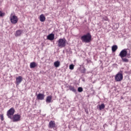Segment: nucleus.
I'll use <instances>...</instances> for the list:
<instances>
[{
    "label": "nucleus",
    "mask_w": 131,
    "mask_h": 131,
    "mask_svg": "<svg viewBox=\"0 0 131 131\" xmlns=\"http://www.w3.org/2000/svg\"><path fill=\"white\" fill-rule=\"evenodd\" d=\"M82 42L85 43H89L92 41V35L91 33H88L84 35L81 37Z\"/></svg>",
    "instance_id": "1"
},
{
    "label": "nucleus",
    "mask_w": 131,
    "mask_h": 131,
    "mask_svg": "<svg viewBox=\"0 0 131 131\" xmlns=\"http://www.w3.org/2000/svg\"><path fill=\"white\" fill-rule=\"evenodd\" d=\"M67 40L65 38H60L57 41V47L60 49L63 48L67 46Z\"/></svg>",
    "instance_id": "2"
},
{
    "label": "nucleus",
    "mask_w": 131,
    "mask_h": 131,
    "mask_svg": "<svg viewBox=\"0 0 131 131\" xmlns=\"http://www.w3.org/2000/svg\"><path fill=\"white\" fill-rule=\"evenodd\" d=\"M15 113V110L14 107H11L7 112V116L10 119H12V116H14Z\"/></svg>",
    "instance_id": "3"
},
{
    "label": "nucleus",
    "mask_w": 131,
    "mask_h": 131,
    "mask_svg": "<svg viewBox=\"0 0 131 131\" xmlns=\"http://www.w3.org/2000/svg\"><path fill=\"white\" fill-rule=\"evenodd\" d=\"M123 79L122 73H118L115 76V80L117 82H120Z\"/></svg>",
    "instance_id": "4"
},
{
    "label": "nucleus",
    "mask_w": 131,
    "mask_h": 131,
    "mask_svg": "<svg viewBox=\"0 0 131 131\" xmlns=\"http://www.w3.org/2000/svg\"><path fill=\"white\" fill-rule=\"evenodd\" d=\"M10 20L11 23L13 24H17L18 21V17L16 16L15 15L12 16V15L10 17Z\"/></svg>",
    "instance_id": "5"
},
{
    "label": "nucleus",
    "mask_w": 131,
    "mask_h": 131,
    "mask_svg": "<svg viewBox=\"0 0 131 131\" xmlns=\"http://www.w3.org/2000/svg\"><path fill=\"white\" fill-rule=\"evenodd\" d=\"M21 118V116L18 114H15L12 117V119L13 122H18L20 120Z\"/></svg>",
    "instance_id": "6"
},
{
    "label": "nucleus",
    "mask_w": 131,
    "mask_h": 131,
    "mask_svg": "<svg viewBox=\"0 0 131 131\" xmlns=\"http://www.w3.org/2000/svg\"><path fill=\"white\" fill-rule=\"evenodd\" d=\"M127 55V49H125L122 50L119 55V56L121 58L126 57Z\"/></svg>",
    "instance_id": "7"
},
{
    "label": "nucleus",
    "mask_w": 131,
    "mask_h": 131,
    "mask_svg": "<svg viewBox=\"0 0 131 131\" xmlns=\"http://www.w3.org/2000/svg\"><path fill=\"white\" fill-rule=\"evenodd\" d=\"M23 81V77L21 76H18L16 78L15 84L16 85H18Z\"/></svg>",
    "instance_id": "8"
},
{
    "label": "nucleus",
    "mask_w": 131,
    "mask_h": 131,
    "mask_svg": "<svg viewBox=\"0 0 131 131\" xmlns=\"http://www.w3.org/2000/svg\"><path fill=\"white\" fill-rule=\"evenodd\" d=\"M45 95L44 94L39 93L37 95V99L38 100H43L45 99Z\"/></svg>",
    "instance_id": "9"
},
{
    "label": "nucleus",
    "mask_w": 131,
    "mask_h": 131,
    "mask_svg": "<svg viewBox=\"0 0 131 131\" xmlns=\"http://www.w3.org/2000/svg\"><path fill=\"white\" fill-rule=\"evenodd\" d=\"M47 39L50 40L51 41L53 40L55 38V34L51 33L49 34L47 37Z\"/></svg>",
    "instance_id": "10"
},
{
    "label": "nucleus",
    "mask_w": 131,
    "mask_h": 131,
    "mask_svg": "<svg viewBox=\"0 0 131 131\" xmlns=\"http://www.w3.org/2000/svg\"><path fill=\"white\" fill-rule=\"evenodd\" d=\"M49 128H53L55 127H56V124H55V121H51L49 122Z\"/></svg>",
    "instance_id": "11"
},
{
    "label": "nucleus",
    "mask_w": 131,
    "mask_h": 131,
    "mask_svg": "<svg viewBox=\"0 0 131 131\" xmlns=\"http://www.w3.org/2000/svg\"><path fill=\"white\" fill-rule=\"evenodd\" d=\"M46 18L44 15V14H41L39 16V20L41 22H44L46 21Z\"/></svg>",
    "instance_id": "12"
},
{
    "label": "nucleus",
    "mask_w": 131,
    "mask_h": 131,
    "mask_svg": "<svg viewBox=\"0 0 131 131\" xmlns=\"http://www.w3.org/2000/svg\"><path fill=\"white\" fill-rule=\"evenodd\" d=\"M37 65L38 64L36 62H31L30 64V68L31 69H33V68H35V67H36L37 66Z\"/></svg>",
    "instance_id": "13"
},
{
    "label": "nucleus",
    "mask_w": 131,
    "mask_h": 131,
    "mask_svg": "<svg viewBox=\"0 0 131 131\" xmlns=\"http://www.w3.org/2000/svg\"><path fill=\"white\" fill-rule=\"evenodd\" d=\"M23 31L21 30L16 31L15 34V37L20 36L21 35Z\"/></svg>",
    "instance_id": "14"
},
{
    "label": "nucleus",
    "mask_w": 131,
    "mask_h": 131,
    "mask_svg": "<svg viewBox=\"0 0 131 131\" xmlns=\"http://www.w3.org/2000/svg\"><path fill=\"white\" fill-rule=\"evenodd\" d=\"M69 90H70L71 91H72V92H74V93L77 92V90H76V89H75V86H74L70 85V86H69Z\"/></svg>",
    "instance_id": "15"
},
{
    "label": "nucleus",
    "mask_w": 131,
    "mask_h": 131,
    "mask_svg": "<svg viewBox=\"0 0 131 131\" xmlns=\"http://www.w3.org/2000/svg\"><path fill=\"white\" fill-rule=\"evenodd\" d=\"M52 99V96H47V97L46 98V102L47 103H51Z\"/></svg>",
    "instance_id": "16"
},
{
    "label": "nucleus",
    "mask_w": 131,
    "mask_h": 131,
    "mask_svg": "<svg viewBox=\"0 0 131 131\" xmlns=\"http://www.w3.org/2000/svg\"><path fill=\"white\" fill-rule=\"evenodd\" d=\"M55 67L58 68L60 65V62L59 61H55L54 63Z\"/></svg>",
    "instance_id": "17"
},
{
    "label": "nucleus",
    "mask_w": 131,
    "mask_h": 131,
    "mask_svg": "<svg viewBox=\"0 0 131 131\" xmlns=\"http://www.w3.org/2000/svg\"><path fill=\"white\" fill-rule=\"evenodd\" d=\"M118 48V47L116 45H114L112 47V50L113 52L116 51V50H117V49Z\"/></svg>",
    "instance_id": "18"
},
{
    "label": "nucleus",
    "mask_w": 131,
    "mask_h": 131,
    "mask_svg": "<svg viewBox=\"0 0 131 131\" xmlns=\"http://www.w3.org/2000/svg\"><path fill=\"white\" fill-rule=\"evenodd\" d=\"M105 108V104L103 103L101 104L99 106V110H102L103 109Z\"/></svg>",
    "instance_id": "19"
},
{
    "label": "nucleus",
    "mask_w": 131,
    "mask_h": 131,
    "mask_svg": "<svg viewBox=\"0 0 131 131\" xmlns=\"http://www.w3.org/2000/svg\"><path fill=\"white\" fill-rule=\"evenodd\" d=\"M5 15V13L3 12L2 11H0V17H3Z\"/></svg>",
    "instance_id": "20"
},
{
    "label": "nucleus",
    "mask_w": 131,
    "mask_h": 131,
    "mask_svg": "<svg viewBox=\"0 0 131 131\" xmlns=\"http://www.w3.org/2000/svg\"><path fill=\"white\" fill-rule=\"evenodd\" d=\"M78 92L79 93H81L83 91V89L81 87H79L77 90Z\"/></svg>",
    "instance_id": "21"
},
{
    "label": "nucleus",
    "mask_w": 131,
    "mask_h": 131,
    "mask_svg": "<svg viewBox=\"0 0 131 131\" xmlns=\"http://www.w3.org/2000/svg\"><path fill=\"white\" fill-rule=\"evenodd\" d=\"M122 60L123 62H128V59H127V58H124L123 57H122Z\"/></svg>",
    "instance_id": "22"
},
{
    "label": "nucleus",
    "mask_w": 131,
    "mask_h": 131,
    "mask_svg": "<svg viewBox=\"0 0 131 131\" xmlns=\"http://www.w3.org/2000/svg\"><path fill=\"white\" fill-rule=\"evenodd\" d=\"M69 69L71 70H74V65L72 64H70V66H69Z\"/></svg>",
    "instance_id": "23"
},
{
    "label": "nucleus",
    "mask_w": 131,
    "mask_h": 131,
    "mask_svg": "<svg viewBox=\"0 0 131 131\" xmlns=\"http://www.w3.org/2000/svg\"><path fill=\"white\" fill-rule=\"evenodd\" d=\"M103 20L108 21V17L107 16H104L102 17Z\"/></svg>",
    "instance_id": "24"
},
{
    "label": "nucleus",
    "mask_w": 131,
    "mask_h": 131,
    "mask_svg": "<svg viewBox=\"0 0 131 131\" xmlns=\"http://www.w3.org/2000/svg\"><path fill=\"white\" fill-rule=\"evenodd\" d=\"M86 71V70L85 69V68H83V69L81 70V72L82 73H85Z\"/></svg>",
    "instance_id": "25"
},
{
    "label": "nucleus",
    "mask_w": 131,
    "mask_h": 131,
    "mask_svg": "<svg viewBox=\"0 0 131 131\" xmlns=\"http://www.w3.org/2000/svg\"><path fill=\"white\" fill-rule=\"evenodd\" d=\"M0 117L2 121H3L4 120V115H1Z\"/></svg>",
    "instance_id": "26"
},
{
    "label": "nucleus",
    "mask_w": 131,
    "mask_h": 131,
    "mask_svg": "<svg viewBox=\"0 0 131 131\" xmlns=\"http://www.w3.org/2000/svg\"><path fill=\"white\" fill-rule=\"evenodd\" d=\"M58 2H62V0H58Z\"/></svg>",
    "instance_id": "27"
}]
</instances>
